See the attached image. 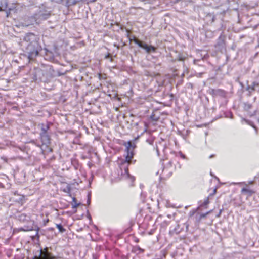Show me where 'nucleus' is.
<instances>
[{"instance_id":"nucleus-10","label":"nucleus","mask_w":259,"mask_h":259,"mask_svg":"<svg viewBox=\"0 0 259 259\" xmlns=\"http://www.w3.org/2000/svg\"><path fill=\"white\" fill-rule=\"evenodd\" d=\"M215 16L214 13H208L204 18L206 23L208 25L211 24L215 20Z\"/></svg>"},{"instance_id":"nucleus-48","label":"nucleus","mask_w":259,"mask_h":259,"mask_svg":"<svg viewBox=\"0 0 259 259\" xmlns=\"http://www.w3.org/2000/svg\"><path fill=\"white\" fill-rule=\"evenodd\" d=\"M167 217H168V218H171V215L168 214V215H167Z\"/></svg>"},{"instance_id":"nucleus-14","label":"nucleus","mask_w":259,"mask_h":259,"mask_svg":"<svg viewBox=\"0 0 259 259\" xmlns=\"http://www.w3.org/2000/svg\"><path fill=\"white\" fill-rule=\"evenodd\" d=\"M17 218L18 220L22 222H25L29 221L30 219V217L29 215H27L25 213H20L18 214Z\"/></svg>"},{"instance_id":"nucleus-49","label":"nucleus","mask_w":259,"mask_h":259,"mask_svg":"<svg viewBox=\"0 0 259 259\" xmlns=\"http://www.w3.org/2000/svg\"><path fill=\"white\" fill-rule=\"evenodd\" d=\"M179 60L182 61V60H183V59L182 58H180L179 59Z\"/></svg>"},{"instance_id":"nucleus-22","label":"nucleus","mask_w":259,"mask_h":259,"mask_svg":"<svg viewBox=\"0 0 259 259\" xmlns=\"http://www.w3.org/2000/svg\"><path fill=\"white\" fill-rule=\"evenodd\" d=\"M246 90L248 92V95L249 96H251L252 92L255 90L253 87H250L249 85L247 86Z\"/></svg>"},{"instance_id":"nucleus-38","label":"nucleus","mask_w":259,"mask_h":259,"mask_svg":"<svg viewBox=\"0 0 259 259\" xmlns=\"http://www.w3.org/2000/svg\"><path fill=\"white\" fill-rule=\"evenodd\" d=\"M253 183H254V181H250L248 182V184H250V185H252V184H253Z\"/></svg>"},{"instance_id":"nucleus-40","label":"nucleus","mask_w":259,"mask_h":259,"mask_svg":"<svg viewBox=\"0 0 259 259\" xmlns=\"http://www.w3.org/2000/svg\"><path fill=\"white\" fill-rule=\"evenodd\" d=\"M163 224H164V223H165V224H166V225H168V224H169V222H167V221H164V222H163Z\"/></svg>"},{"instance_id":"nucleus-28","label":"nucleus","mask_w":259,"mask_h":259,"mask_svg":"<svg viewBox=\"0 0 259 259\" xmlns=\"http://www.w3.org/2000/svg\"><path fill=\"white\" fill-rule=\"evenodd\" d=\"M251 108H252V105L250 103L247 102L244 104V108L245 110H249Z\"/></svg>"},{"instance_id":"nucleus-4","label":"nucleus","mask_w":259,"mask_h":259,"mask_svg":"<svg viewBox=\"0 0 259 259\" xmlns=\"http://www.w3.org/2000/svg\"><path fill=\"white\" fill-rule=\"evenodd\" d=\"M50 16L49 11L44 8H39L31 17L32 23L40 24L42 21L48 19Z\"/></svg>"},{"instance_id":"nucleus-45","label":"nucleus","mask_w":259,"mask_h":259,"mask_svg":"<svg viewBox=\"0 0 259 259\" xmlns=\"http://www.w3.org/2000/svg\"><path fill=\"white\" fill-rule=\"evenodd\" d=\"M109 59H110V61L111 62H112V61H113V59L112 57H110V58H109Z\"/></svg>"},{"instance_id":"nucleus-33","label":"nucleus","mask_w":259,"mask_h":259,"mask_svg":"<svg viewBox=\"0 0 259 259\" xmlns=\"http://www.w3.org/2000/svg\"><path fill=\"white\" fill-rule=\"evenodd\" d=\"M110 58V54H107L105 56V59H109Z\"/></svg>"},{"instance_id":"nucleus-15","label":"nucleus","mask_w":259,"mask_h":259,"mask_svg":"<svg viewBox=\"0 0 259 259\" xmlns=\"http://www.w3.org/2000/svg\"><path fill=\"white\" fill-rule=\"evenodd\" d=\"M52 123L51 122H47L46 125L42 124L40 133H48V131L50 129V126L52 125Z\"/></svg>"},{"instance_id":"nucleus-31","label":"nucleus","mask_w":259,"mask_h":259,"mask_svg":"<svg viewBox=\"0 0 259 259\" xmlns=\"http://www.w3.org/2000/svg\"><path fill=\"white\" fill-rule=\"evenodd\" d=\"M88 199H87V204L88 205H90L91 203V192H89L87 195Z\"/></svg>"},{"instance_id":"nucleus-18","label":"nucleus","mask_w":259,"mask_h":259,"mask_svg":"<svg viewBox=\"0 0 259 259\" xmlns=\"http://www.w3.org/2000/svg\"><path fill=\"white\" fill-rule=\"evenodd\" d=\"M190 131L189 130L184 131H178V134L182 136L184 139L187 138V136L190 134Z\"/></svg>"},{"instance_id":"nucleus-24","label":"nucleus","mask_w":259,"mask_h":259,"mask_svg":"<svg viewBox=\"0 0 259 259\" xmlns=\"http://www.w3.org/2000/svg\"><path fill=\"white\" fill-rule=\"evenodd\" d=\"M56 227L59 230V232L64 233L66 231V229L63 227L61 224H56Z\"/></svg>"},{"instance_id":"nucleus-43","label":"nucleus","mask_w":259,"mask_h":259,"mask_svg":"<svg viewBox=\"0 0 259 259\" xmlns=\"http://www.w3.org/2000/svg\"><path fill=\"white\" fill-rule=\"evenodd\" d=\"M88 217L90 220H91V216L90 214H88Z\"/></svg>"},{"instance_id":"nucleus-41","label":"nucleus","mask_w":259,"mask_h":259,"mask_svg":"<svg viewBox=\"0 0 259 259\" xmlns=\"http://www.w3.org/2000/svg\"><path fill=\"white\" fill-rule=\"evenodd\" d=\"M127 36L129 38L130 40H131V38L130 37V33L127 32Z\"/></svg>"},{"instance_id":"nucleus-36","label":"nucleus","mask_w":259,"mask_h":259,"mask_svg":"<svg viewBox=\"0 0 259 259\" xmlns=\"http://www.w3.org/2000/svg\"><path fill=\"white\" fill-rule=\"evenodd\" d=\"M121 259H128V257L127 255H123L121 256Z\"/></svg>"},{"instance_id":"nucleus-23","label":"nucleus","mask_w":259,"mask_h":259,"mask_svg":"<svg viewBox=\"0 0 259 259\" xmlns=\"http://www.w3.org/2000/svg\"><path fill=\"white\" fill-rule=\"evenodd\" d=\"M71 187L69 185H67L63 189V191L69 194L71 196Z\"/></svg>"},{"instance_id":"nucleus-21","label":"nucleus","mask_w":259,"mask_h":259,"mask_svg":"<svg viewBox=\"0 0 259 259\" xmlns=\"http://www.w3.org/2000/svg\"><path fill=\"white\" fill-rule=\"evenodd\" d=\"M224 44H225L224 40L222 38V35H221L218 38V41L217 44V45L218 46H219L221 47H223Z\"/></svg>"},{"instance_id":"nucleus-25","label":"nucleus","mask_w":259,"mask_h":259,"mask_svg":"<svg viewBox=\"0 0 259 259\" xmlns=\"http://www.w3.org/2000/svg\"><path fill=\"white\" fill-rule=\"evenodd\" d=\"M24 54H25V52L24 51V53H21L20 54V58L21 59H25L26 64L28 63H29L30 62V61L34 60V59H29V58L28 59V58H27V56H25V57L22 56L23 55H24Z\"/></svg>"},{"instance_id":"nucleus-19","label":"nucleus","mask_w":259,"mask_h":259,"mask_svg":"<svg viewBox=\"0 0 259 259\" xmlns=\"http://www.w3.org/2000/svg\"><path fill=\"white\" fill-rule=\"evenodd\" d=\"M81 204V203H77V200L75 197L72 198V202L71 203L72 208L76 209L78 206Z\"/></svg>"},{"instance_id":"nucleus-2","label":"nucleus","mask_w":259,"mask_h":259,"mask_svg":"<svg viewBox=\"0 0 259 259\" xmlns=\"http://www.w3.org/2000/svg\"><path fill=\"white\" fill-rule=\"evenodd\" d=\"M22 49L25 52V54L22 56H27L28 59H35L42 50V47L40 44L38 43L31 46L28 45L27 47L22 48Z\"/></svg>"},{"instance_id":"nucleus-56","label":"nucleus","mask_w":259,"mask_h":259,"mask_svg":"<svg viewBox=\"0 0 259 259\" xmlns=\"http://www.w3.org/2000/svg\"><path fill=\"white\" fill-rule=\"evenodd\" d=\"M3 185V184H2V183H1L0 182V186H1V185Z\"/></svg>"},{"instance_id":"nucleus-30","label":"nucleus","mask_w":259,"mask_h":259,"mask_svg":"<svg viewBox=\"0 0 259 259\" xmlns=\"http://www.w3.org/2000/svg\"><path fill=\"white\" fill-rule=\"evenodd\" d=\"M225 117L227 118H233V114L231 112H229L225 114Z\"/></svg>"},{"instance_id":"nucleus-7","label":"nucleus","mask_w":259,"mask_h":259,"mask_svg":"<svg viewBox=\"0 0 259 259\" xmlns=\"http://www.w3.org/2000/svg\"><path fill=\"white\" fill-rule=\"evenodd\" d=\"M58 55V49L56 47H54L52 50H49L45 49V58L46 60L51 62L54 60L55 56Z\"/></svg>"},{"instance_id":"nucleus-11","label":"nucleus","mask_w":259,"mask_h":259,"mask_svg":"<svg viewBox=\"0 0 259 259\" xmlns=\"http://www.w3.org/2000/svg\"><path fill=\"white\" fill-rule=\"evenodd\" d=\"M182 230L183 228L180 227V225L177 223H176L174 225L170 227L169 233L171 235L175 234H178L182 231Z\"/></svg>"},{"instance_id":"nucleus-42","label":"nucleus","mask_w":259,"mask_h":259,"mask_svg":"<svg viewBox=\"0 0 259 259\" xmlns=\"http://www.w3.org/2000/svg\"><path fill=\"white\" fill-rule=\"evenodd\" d=\"M35 236H37L38 238H39V236L38 235V231L36 232Z\"/></svg>"},{"instance_id":"nucleus-29","label":"nucleus","mask_w":259,"mask_h":259,"mask_svg":"<svg viewBox=\"0 0 259 259\" xmlns=\"http://www.w3.org/2000/svg\"><path fill=\"white\" fill-rule=\"evenodd\" d=\"M176 156L180 157L183 159H186V156L182 153V152L180 151L176 154Z\"/></svg>"},{"instance_id":"nucleus-53","label":"nucleus","mask_w":259,"mask_h":259,"mask_svg":"<svg viewBox=\"0 0 259 259\" xmlns=\"http://www.w3.org/2000/svg\"><path fill=\"white\" fill-rule=\"evenodd\" d=\"M165 149V147L163 148V151H164V149Z\"/></svg>"},{"instance_id":"nucleus-8","label":"nucleus","mask_w":259,"mask_h":259,"mask_svg":"<svg viewBox=\"0 0 259 259\" xmlns=\"http://www.w3.org/2000/svg\"><path fill=\"white\" fill-rule=\"evenodd\" d=\"M172 162L169 161L167 165L163 168L161 175L164 178H168L172 175Z\"/></svg>"},{"instance_id":"nucleus-3","label":"nucleus","mask_w":259,"mask_h":259,"mask_svg":"<svg viewBox=\"0 0 259 259\" xmlns=\"http://www.w3.org/2000/svg\"><path fill=\"white\" fill-rule=\"evenodd\" d=\"M33 79L35 81L47 82L51 77L50 73L47 69H41L39 68H35L32 74Z\"/></svg>"},{"instance_id":"nucleus-50","label":"nucleus","mask_w":259,"mask_h":259,"mask_svg":"<svg viewBox=\"0 0 259 259\" xmlns=\"http://www.w3.org/2000/svg\"><path fill=\"white\" fill-rule=\"evenodd\" d=\"M215 192H216V189H214V191H213V192L215 193Z\"/></svg>"},{"instance_id":"nucleus-44","label":"nucleus","mask_w":259,"mask_h":259,"mask_svg":"<svg viewBox=\"0 0 259 259\" xmlns=\"http://www.w3.org/2000/svg\"><path fill=\"white\" fill-rule=\"evenodd\" d=\"M198 61H199L198 60H196V59L194 60V63L196 64V62H197Z\"/></svg>"},{"instance_id":"nucleus-26","label":"nucleus","mask_w":259,"mask_h":259,"mask_svg":"<svg viewBox=\"0 0 259 259\" xmlns=\"http://www.w3.org/2000/svg\"><path fill=\"white\" fill-rule=\"evenodd\" d=\"M209 199L208 198H207L206 199L204 200V201L202 202L201 204H199V207H206V206L209 203Z\"/></svg>"},{"instance_id":"nucleus-9","label":"nucleus","mask_w":259,"mask_h":259,"mask_svg":"<svg viewBox=\"0 0 259 259\" xmlns=\"http://www.w3.org/2000/svg\"><path fill=\"white\" fill-rule=\"evenodd\" d=\"M8 8V0H0V11H6V16L8 17L12 10L11 8Z\"/></svg>"},{"instance_id":"nucleus-54","label":"nucleus","mask_w":259,"mask_h":259,"mask_svg":"<svg viewBox=\"0 0 259 259\" xmlns=\"http://www.w3.org/2000/svg\"><path fill=\"white\" fill-rule=\"evenodd\" d=\"M165 149V147L163 148V151H164V149Z\"/></svg>"},{"instance_id":"nucleus-17","label":"nucleus","mask_w":259,"mask_h":259,"mask_svg":"<svg viewBox=\"0 0 259 259\" xmlns=\"http://www.w3.org/2000/svg\"><path fill=\"white\" fill-rule=\"evenodd\" d=\"M132 252L137 254H139L144 252V250L140 248L139 246H135L133 247Z\"/></svg>"},{"instance_id":"nucleus-27","label":"nucleus","mask_w":259,"mask_h":259,"mask_svg":"<svg viewBox=\"0 0 259 259\" xmlns=\"http://www.w3.org/2000/svg\"><path fill=\"white\" fill-rule=\"evenodd\" d=\"M21 230L24 231H28L33 230V226H24L23 228L20 229Z\"/></svg>"},{"instance_id":"nucleus-57","label":"nucleus","mask_w":259,"mask_h":259,"mask_svg":"<svg viewBox=\"0 0 259 259\" xmlns=\"http://www.w3.org/2000/svg\"><path fill=\"white\" fill-rule=\"evenodd\" d=\"M258 123H259V118L258 119Z\"/></svg>"},{"instance_id":"nucleus-35","label":"nucleus","mask_w":259,"mask_h":259,"mask_svg":"<svg viewBox=\"0 0 259 259\" xmlns=\"http://www.w3.org/2000/svg\"><path fill=\"white\" fill-rule=\"evenodd\" d=\"M41 252H42V253L49 252V251H48V248H45L44 250L43 251H41Z\"/></svg>"},{"instance_id":"nucleus-6","label":"nucleus","mask_w":259,"mask_h":259,"mask_svg":"<svg viewBox=\"0 0 259 259\" xmlns=\"http://www.w3.org/2000/svg\"><path fill=\"white\" fill-rule=\"evenodd\" d=\"M134 42L139 47L145 50L146 52L148 53L152 52L154 53L156 52V48L152 45L148 46L146 43L139 40L138 39H135L134 40Z\"/></svg>"},{"instance_id":"nucleus-46","label":"nucleus","mask_w":259,"mask_h":259,"mask_svg":"<svg viewBox=\"0 0 259 259\" xmlns=\"http://www.w3.org/2000/svg\"><path fill=\"white\" fill-rule=\"evenodd\" d=\"M214 156V155L212 154V155H211L210 156H209V158H211L212 157H213Z\"/></svg>"},{"instance_id":"nucleus-51","label":"nucleus","mask_w":259,"mask_h":259,"mask_svg":"<svg viewBox=\"0 0 259 259\" xmlns=\"http://www.w3.org/2000/svg\"><path fill=\"white\" fill-rule=\"evenodd\" d=\"M222 211L220 210L219 215L221 213Z\"/></svg>"},{"instance_id":"nucleus-13","label":"nucleus","mask_w":259,"mask_h":259,"mask_svg":"<svg viewBox=\"0 0 259 259\" xmlns=\"http://www.w3.org/2000/svg\"><path fill=\"white\" fill-rule=\"evenodd\" d=\"M40 138L42 145H48L50 143L51 138L48 133H40Z\"/></svg>"},{"instance_id":"nucleus-1","label":"nucleus","mask_w":259,"mask_h":259,"mask_svg":"<svg viewBox=\"0 0 259 259\" xmlns=\"http://www.w3.org/2000/svg\"><path fill=\"white\" fill-rule=\"evenodd\" d=\"M135 147V145L133 146L132 144L130 142H128V146H127L126 148L127 155L125 157V161L122 165V167L124 168V172H122V175H123V177L125 176L126 178L130 179L132 182L135 181V178L130 174L128 165L134 155L133 149Z\"/></svg>"},{"instance_id":"nucleus-5","label":"nucleus","mask_w":259,"mask_h":259,"mask_svg":"<svg viewBox=\"0 0 259 259\" xmlns=\"http://www.w3.org/2000/svg\"><path fill=\"white\" fill-rule=\"evenodd\" d=\"M39 37L33 33H28L26 34L23 38V41L21 43L22 48L27 47L28 45L38 44L39 42Z\"/></svg>"},{"instance_id":"nucleus-47","label":"nucleus","mask_w":259,"mask_h":259,"mask_svg":"<svg viewBox=\"0 0 259 259\" xmlns=\"http://www.w3.org/2000/svg\"><path fill=\"white\" fill-rule=\"evenodd\" d=\"M49 151H50V152H52V148H50V149H49Z\"/></svg>"},{"instance_id":"nucleus-39","label":"nucleus","mask_w":259,"mask_h":259,"mask_svg":"<svg viewBox=\"0 0 259 259\" xmlns=\"http://www.w3.org/2000/svg\"><path fill=\"white\" fill-rule=\"evenodd\" d=\"M206 214H207V213H206V214H201V215H200V218H202L205 217L206 216Z\"/></svg>"},{"instance_id":"nucleus-32","label":"nucleus","mask_w":259,"mask_h":259,"mask_svg":"<svg viewBox=\"0 0 259 259\" xmlns=\"http://www.w3.org/2000/svg\"><path fill=\"white\" fill-rule=\"evenodd\" d=\"M256 86H259V83L258 82H253L252 83V84L251 85H250V87H253V88H254L255 89V87Z\"/></svg>"},{"instance_id":"nucleus-20","label":"nucleus","mask_w":259,"mask_h":259,"mask_svg":"<svg viewBox=\"0 0 259 259\" xmlns=\"http://www.w3.org/2000/svg\"><path fill=\"white\" fill-rule=\"evenodd\" d=\"M78 3V1L76 0H67L66 2V6L67 7H69L71 6L75 5Z\"/></svg>"},{"instance_id":"nucleus-34","label":"nucleus","mask_w":259,"mask_h":259,"mask_svg":"<svg viewBox=\"0 0 259 259\" xmlns=\"http://www.w3.org/2000/svg\"><path fill=\"white\" fill-rule=\"evenodd\" d=\"M31 142L32 143H33V144H35V145H36L37 146H38V147H40V146H41L40 144H36V142H35V141H34V140H32V141H31Z\"/></svg>"},{"instance_id":"nucleus-55","label":"nucleus","mask_w":259,"mask_h":259,"mask_svg":"<svg viewBox=\"0 0 259 259\" xmlns=\"http://www.w3.org/2000/svg\"><path fill=\"white\" fill-rule=\"evenodd\" d=\"M165 149V147L163 148V151H164V149Z\"/></svg>"},{"instance_id":"nucleus-37","label":"nucleus","mask_w":259,"mask_h":259,"mask_svg":"<svg viewBox=\"0 0 259 259\" xmlns=\"http://www.w3.org/2000/svg\"><path fill=\"white\" fill-rule=\"evenodd\" d=\"M156 152H157L158 155H159V148L158 147H156Z\"/></svg>"},{"instance_id":"nucleus-52","label":"nucleus","mask_w":259,"mask_h":259,"mask_svg":"<svg viewBox=\"0 0 259 259\" xmlns=\"http://www.w3.org/2000/svg\"><path fill=\"white\" fill-rule=\"evenodd\" d=\"M49 222V220L48 219L47 221H46V222Z\"/></svg>"},{"instance_id":"nucleus-12","label":"nucleus","mask_w":259,"mask_h":259,"mask_svg":"<svg viewBox=\"0 0 259 259\" xmlns=\"http://www.w3.org/2000/svg\"><path fill=\"white\" fill-rule=\"evenodd\" d=\"M210 93L213 96H220L222 97H225L226 92L222 89H212L210 90Z\"/></svg>"},{"instance_id":"nucleus-16","label":"nucleus","mask_w":259,"mask_h":259,"mask_svg":"<svg viewBox=\"0 0 259 259\" xmlns=\"http://www.w3.org/2000/svg\"><path fill=\"white\" fill-rule=\"evenodd\" d=\"M241 193L242 194H247L248 196L250 197L254 194L255 191L253 190H251L247 188H243L241 189Z\"/></svg>"}]
</instances>
